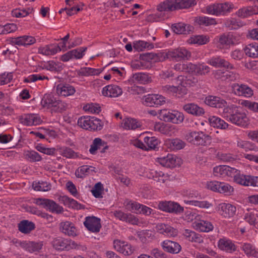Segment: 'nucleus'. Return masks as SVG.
I'll list each match as a JSON object with an SVG mask.
<instances>
[{
    "instance_id": "1",
    "label": "nucleus",
    "mask_w": 258,
    "mask_h": 258,
    "mask_svg": "<svg viewBox=\"0 0 258 258\" xmlns=\"http://www.w3.org/2000/svg\"><path fill=\"white\" fill-rule=\"evenodd\" d=\"M221 115L227 121L239 127L246 128L250 124V119L247 113L242 110L241 107L234 104L225 107Z\"/></svg>"
},
{
    "instance_id": "2",
    "label": "nucleus",
    "mask_w": 258,
    "mask_h": 258,
    "mask_svg": "<svg viewBox=\"0 0 258 258\" xmlns=\"http://www.w3.org/2000/svg\"><path fill=\"white\" fill-rule=\"evenodd\" d=\"M196 81L182 76H178L176 80V86L166 85L163 87V91L169 94H178L181 96L187 93V88L193 86Z\"/></svg>"
},
{
    "instance_id": "3",
    "label": "nucleus",
    "mask_w": 258,
    "mask_h": 258,
    "mask_svg": "<svg viewBox=\"0 0 258 258\" xmlns=\"http://www.w3.org/2000/svg\"><path fill=\"white\" fill-rule=\"evenodd\" d=\"M233 8V5L231 3H215L203 7L201 12L204 14L217 17L224 16L230 13Z\"/></svg>"
},
{
    "instance_id": "4",
    "label": "nucleus",
    "mask_w": 258,
    "mask_h": 258,
    "mask_svg": "<svg viewBox=\"0 0 258 258\" xmlns=\"http://www.w3.org/2000/svg\"><path fill=\"white\" fill-rule=\"evenodd\" d=\"M53 247L58 251L70 250L77 249L85 251L87 249L85 246L81 245L75 241L61 237L54 238L51 241Z\"/></svg>"
},
{
    "instance_id": "5",
    "label": "nucleus",
    "mask_w": 258,
    "mask_h": 258,
    "mask_svg": "<svg viewBox=\"0 0 258 258\" xmlns=\"http://www.w3.org/2000/svg\"><path fill=\"white\" fill-rule=\"evenodd\" d=\"M165 59H169L174 61L188 60L191 57V53L184 47H178L171 49L163 53Z\"/></svg>"
},
{
    "instance_id": "6",
    "label": "nucleus",
    "mask_w": 258,
    "mask_h": 258,
    "mask_svg": "<svg viewBox=\"0 0 258 258\" xmlns=\"http://www.w3.org/2000/svg\"><path fill=\"white\" fill-rule=\"evenodd\" d=\"M158 114L159 118L161 120L175 124L182 122L184 118L182 112L175 110L168 111L167 109H161L159 111Z\"/></svg>"
},
{
    "instance_id": "7",
    "label": "nucleus",
    "mask_w": 258,
    "mask_h": 258,
    "mask_svg": "<svg viewBox=\"0 0 258 258\" xmlns=\"http://www.w3.org/2000/svg\"><path fill=\"white\" fill-rule=\"evenodd\" d=\"M78 124L84 129L91 131L100 130L103 126L100 119L90 116H83L79 118Z\"/></svg>"
},
{
    "instance_id": "8",
    "label": "nucleus",
    "mask_w": 258,
    "mask_h": 258,
    "mask_svg": "<svg viewBox=\"0 0 258 258\" xmlns=\"http://www.w3.org/2000/svg\"><path fill=\"white\" fill-rule=\"evenodd\" d=\"M185 138L192 144L201 146L207 145L211 141L210 137L203 132H189L186 134Z\"/></svg>"
},
{
    "instance_id": "9",
    "label": "nucleus",
    "mask_w": 258,
    "mask_h": 258,
    "mask_svg": "<svg viewBox=\"0 0 258 258\" xmlns=\"http://www.w3.org/2000/svg\"><path fill=\"white\" fill-rule=\"evenodd\" d=\"M230 89L231 93L236 96L249 98L253 95V90L245 84L232 83Z\"/></svg>"
},
{
    "instance_id": "10",
    "label": "nucleus",
    "mask_w": 258,
    "mask_h": 258,
    "mask_svg": "<svg viewBox=\"0 0 258 258\" xmlns=\"http://www.w3.org/2000/svg\"><path fill=\"white\" fill-rule=\"evenodd\" d=\"M35 201V203L36 205L40 206L52 213L60 214L63 211V207L52 200L47 199L37 198Z\"/></svg>"
},
{
    "instance_id": "11",
    "label": "nucleus",
    "mask_w": 258,
    "mask_h": 258,
    "mask_svg": "<svg viewBox=\"0 0 258 258\" xmlns=\"http://www.w3.org/2000/svg\"><path fill=\"white\" fill-rule=\"evenodd\" d=\"M155 208L161 211L168 212L180 213L183 211V208L179 204L171 201H161L159 202Z\"/></svg>"
},
{
    "instance_id": "12",
    "label": "nucleus",
    "mask_w": 258,
    "mask_h": 258,
    "mask_svg": "<svg viewBox=\"0 0 258 258\" xmlns=\"http://www.w3.org/2000/svg\"><path fill=\"white\" fill-rule=\"evenodd\" d=\"M13 243L16 246H20L25 250L30 252H33L40 250L43 245V242L30 241H20L16 239L12 240Z\"/></svg>"
},
{
    "instance_id": "13",
    "label": "nucleus",
    "mask_w": 258,
    "mask_h": 258,
    "mask_svg": "<svg viewBox=\"0 0 258 258\" xmlns=\"http://www.w3.org/2000/svg\"><path fill=\"white\" fill-rule=\"evenodd\" d=\"M142 102L147 106L158 107L165 103V98L159 94H147L143 96Z\"/></svg>"
},
{
    "instance_id": "14",
    "label": "nucleus",
    "mask_w": 258,
    "mask_h": 258,
    "mask_svg": "<svg viewBox=\"0 0 258 258\" xmlns=\"http://www.w3.org/2000/svg\"><path fill=\"white\" fill-rule=\"evenodd\" d=\"M156 161L162 166L168 168L175 167L181 163V158L169 154L165 157L157 158Z\"/></svg>"
},
{
    "instance_id": "15",
    "label": "nucleus",
    "mask_w": 258,
    "mask_h": 258,
    "mask_svg": "<svg viewBox=\"0 0 258 258\" xmlns=\"http://www.w3.org/2000/svg\"><path fill=\"white\" fill-rule=\"evenodd\" d=\"M9 41L13 45L28 47L35 43L36 40L32 36L25 35L17 37H11Z\"/></svg>"
},
{
    "instance_id": "16",
    "label": "nucleus",
    "mask_w": 258,
    "mask_h": 258,
    "mask_svg": "<svg viewBox=\"0 0 258 258\" xmlns=\"http://www.w3.org/2000/svg\"><path fill=\"white\" fill-rule=\"evenodd\" d=\"M217 211L222 217L230 218L235 215L236 207L230 203H222L218 205Z\"/></svg>"
},
{
    "instance_id": "17",
    "label": "nucleus",
    "mask_w": 258,
    "mask_h": 258,
    "mask_svg": "<svg viewBox=\"0 0 258 258\" xmlns=\"http://www.w3.org/2000/svg\"><path fill=\"white\" fill-rule=\"evenodd\" d=\"M114 217L121 221L132 225H138L140 224L139 219L134 215L125 213L121 210H115L112 212Z\"/></svg>"
},
{
    "instance_id": "18",
    "label": "nucleus",
    "mask_w": 258,
    "mask_h": 258,
    "mask_svg": "<svg viewBox=\"0 0 258 258\" xmlns=\"http://www.w3.org/2000/svg\"><path fill=\"white\" fill-rule=\"evenodd\" d=\"M41 103L44 107H57L56 110L58 111L61 110L64 106L63 102L57 99L51 94H45Z\"/></svg>"
},
{
    "instance_id": "19",
    "label": "nucleus",
    "mask_w": 258,
    "mask_h": 258,
    "mask_svg": "<svg viewBox=\"0 0 258 258\" xmlns=\"http://www.w3.org/2000/svg\"><path fill=\"white\" fill-rule=\"evenodd\" d=\"M113 247L115 250L124 255H131L135 250L131 244L125 241L119 239L114 240Z\"/></svg>"
},
{
    "instance_id": "20",
    "label": "nucleus",
    "mask_w": 258,
    "mask_h": 258,
    "mask_svg": "<svg viewBox=\"0 0 258 258\" xmlns=\"http://www.w3.org/2000/svg\"><path fill=\"white\" fill-rule=\"evenodd\" d=\"M19 121L21 124L26 126L39 125L42 121L40 116L35 113L24 114L20 116Z\"/></svg>"
},
{
    "instance_id": "21",
    "label": "nucleus",
    "mask_w": 258,
    "mask_h": 258,
    "mask_svg": "<svg viewBox=\"0 0 258 258\" xmlns=\"http://www.w3.org/2000/svg\"><path fill=\"white\" fill-rule=\"evenodd\" d=\"M146 176L153 179L159 184L162 183L167 184L169 181L170 177L167 174H165L161 171H157L153 169H149L146 171Z\"/></svg>"
},
{
    "instance_id": "22",
    "label": "nucleus",
    "mask_w": 258,
    "mask_h": 258,
    "mask_svg": "<svg viewBox=\"0 0 258 258\" xmlns=\"http://www.w3.org/2000/svg\"><path fill=\"white\" fill-rule=\"evenodd\" d=\"M204 103L208 106L214 108H223L227 106V101L217 96L208 95L204 99Z\"/></svg>"
},
{
    "instance_id": "23",
    "label": "nucleus",
    "mask_w": 258,
    "mask_h": 258,
    "mask_svg": "<svg viewBox=\"0 0 258 258\" xmlns=\"http://www.w3.org/2000/svg\"><path fill=\"white\" fill-rule=\"evenodd\" d=\"M207 63L215 68H225L232 70L234 66L220 56H213L207 60Z\"/></svg>"
},
{
    "instance_id": "24",
    "label": "nucleus",
    "mask_w": 258,
    "mask_h": 258,
    "mask_svg": "<svg viewBox=\"0 0 258 258\" xmlns=\"http://www.w3.org/2000/svg\"><path fill=\"white\" fill-rule=\"evenodd\" d=\"M243 219L250 225L255 226L258 223V210L246 208L243 210Z\"/></svg>"
},
{
    "instance_id": "25",
    "label": "nucleus",
    "mask_w": 258,
    "mask_h": 258,
    "mask_svg": "<svg viewBox=\"0 0 258 258\" xmlns=\"http://www.w3.org/2000/svg\"><path fill=\"white\" fill-rule=\"evenodd\" d=\"M59 230L64 234L70 237H75L78 235V232L74 223L70 221L61 222L59 224Z\"/></svg>"
},
{
    "instance_id": "26",
    "label": "nucleus",
    "mask_w": 258,
    "mask_h": 258,
    "mask_svg": "<svg viewBox=\"0 0 258 258\" xmlns=\"http://www.w3.org/2000/svg\"><path fill=\"white\" fill-rule=\"evenodd\" d=\"M84 225L89 231L94 233L98 232L101 227L100 219L94 216L86 217Z\"/></svg>"
},
{
    "instance_id": "27",
    "label": "nucleus",
    "mask_w": 258,
    "mask_h": 258,
    "mask_svg": "<svg viewBox=\"0 0 258 258\" xmlns=\"http://www.w3.org/2000/svg\"><path fill=\"white\" fill-rule=\"evenodd\" d=\"M217 246L220 250L230 253L235 251L237 248L234 243L226 237L220 238L217 242Z\"/></svg>"
},
{
    "instance_id": "28",
    "label": "nucleus",
    "mask_w": 258,
    "mask_h": 258,
    "mask_svg": "<svg viewBox=\"0 0 258 258\" xmlns=\"http://www.w3.org/2000/svg\"><path fill=\"white\" fill-rule=\"evenodd\" d=\"M101 93L105 97H117L122 94V90L117 85H109L102 88Z\"/></svg>"
},
{
    "instance_id": "29",
    "label": "nucleus",
    "mask_w": 258,
    "mask_h": 258,
    "mask_svg": "<svg viewBox=\"0 0 258 258\" xmlns=\"http://www.w3.org/2000/svg\"><path fill=\"white\" fill-rule=\"evenodd\" d=\"M192 225L195 230L203 232H209L214 229V226L211 222L203 219L196 220L192 223Z\"/></svg>"
},
{
    "instance_id": "30",
    "label": "nucleus",
    "mask_w": 258,
    "mask_h": 258,
    "mask_svg": "<svg viewBox=\"0 0 258 258\" xmlns=\"http://www.w3.org/2000/svg\"><path fill=\"white\" fill-rule=\"evenodd\" d=\"M161 245L165 251L170 253H178L181 249V247L178 243L169 240H164Z\"/></svg>"
},
{
    "instance_id": "31",
    "label": "nucleus",
    "mask_w": 258,
    "mask_h": 258,
    "mask_svg": "<svg viewBox=\"0 0 258 258\" xmlns=\"http://www.w3.org/2000/svg\"><path fill=\"white\" fill-rule=\"evenodd\" d=\"M164 146L170 151H177L183 149L185 143L178 138L167 139L164 142Z\"/></svg>"
},
{
    "instance_id": "32",
    "label": "nucleus",
    "mask_w": 258,
    "mask_h": 258,
    "mask_svg": "<svg viewBox=\"0 0 258 258\" xmlns=\"http://www.w3.org/2000/svg\"><path fill=\"white\" fill-rule=\"evenodd\" d=\"M156 229L158 232L167 237H174L178 234L177 229L164 223L157 224Z\"/></svg>"
},
{
    "instance_id": "33",
    "label": "nucleus",
    "mask_w": 258,
    "mask_h": 258,
    "mask_svg": "<svg viewBox=\"0 0 258 258\" xmlns=\"http://www.w3.org/2000/svg\"><path fill=\"white\" fill-rule=\"evenodd\" d=\"M75 88L67 84H59L56 87V93L60 96L67 97L75 94Z\"/></svg>"
},
{
    "instance_id": "34",
    "label": "nucleus",
    "mask_w": 258,
    "mask_h": 258,
    "mask_svg": "<svg viewBox=\"0 0 258 258\" xmlns=\"http://www.w3.org/2000/svg\"><path fill=\"white\" fill-rule=\"evenodd\" d=\"M61 51L59 45L51 44L41 46L38 48V53L44 55H53Z\"/></svg>"
},
{
    "instance_id": "35",
    "label": "nucleus",
    "mask_w": 258,
    "mask_h": 258,
    "mask_svg": "<svg viewBox=\"0 0 258 258\" xmlns=\"http://www.w3.org/2000/svg\"><path fill=\"white\" fill-rule=\"evenodd\" d=\"M154 129L155 131L158 132L162 134L171 136L174 134L175 128L173 125L158 122L154 124Z\"/></svg>"
},
{
    "instance_id": "36",
    "label": "nucleus",
    "mask_w": 258,
    "mask_h": 258,
    "mask_svg": "<svg viewBox=\"0 0 258 258\" xmlns=\"http://www.w3.org/2000/svg\"><path fill=\"white\" fill-rule=\"evenodd\" d=\"M183 109L187 113L197 116H202L205 113V110L202 107L194 103L185 104Z\"/></svg>"
},
{
    "instance_id": "37",
    "label": "nucleus",
    "mask_w": 258,
    "mask_h": 258,
    "mask_svg": "<svg viewBox=\"0 0 258 258\" xmlns=\"http://www.w3.org/2000/svg\"><path fill=\"white\" fill-rule=\"evenodd\" d=\"M239 39L238 37L232 34L223 35L220 37L219 43L223 46H229L231 45H234L238 43Z\"/></svg>"
},
{
    "instance_id": "38",
    "label": "nucleus",
    "mask_w": 258,
    "mask_h": 258,
    "mask_svg": "<svg viewBox=\"0 0 258 258\" xmlns=\"http://www.w3.org/2000/svg\"><path fill=\"white\" fill-rule=\"evenodd\" d=\"M58 201L60 203L63 204L65 206L75 209H81V205L79 204L77 201L67 196H60L58 198Z\"/></svg>"
},
{
    "instance_id": "39",
    "label": "nucleus",
    "mask_w": 258,
    "mask_h": 258,
    "mask_svg": "<svg viewBox=\"0 0 258 258\" xmlns=\"http://www.w3.org/2000/svg\"><path fill=\"white\" fill-rule=\"evenodd\" d=\"M243 51L246 56L252 58H258V43L252 42L246 45Z\"/></svg>"
},
{
    "instance_id": "40",
    "label": "nucleus",
    "mask_w": 258,
    "mask_h": 258,
    "mask_svg": "<svg viewBox=\"0 0 258 258\" xmlns=\"http://www.w3.org/2000/svg\"><path fill=\"white\" fill-rule=\"evenodd\" d=\"M183 235L187 240L191 242L201 243L203 242V239L200 234L189 229H184Z\"/></svg>"
},
{
    "instance_id": "41",
    "label": "nucleus",
    "mask_w": 258,
    "mask_h": 258,
    "mask_svg": "<svg viewBox=\"0 0 258 258\" xmlns=\"http://www.w3.org/2000/svg\"><path fill=\"white\" fill-rule=\"evenodd\" d=\"M208 120L211 126L215 128L225 130L229 126L228 123L217 116H209Z\"/></svg>"
},
{
    "instance_id": "42",
    "label": "nucleus",
    "mask_w": 258,
    "mask_h": 258,
    "mask_svg": "<svg viewBox=\"0 0 258 258\" xmlns=\"http://www.w3.org/2000/svg\"><path fill=\"white\" fill-rule=\"evenodd\" d=\"M241 249L247 256L257 257L258 252L256 251L255 246L250 243L244 242L241 243Z\"/></svg>"
},
{
    "instance_id": "43",
    "label": "nucleus",
    "mask_w": 258,
    "mask_h": 258,
    "mask_svg": "<svg viewBox=\"0 0 258 258\" xmlns=\"http://www.w3.org/2000/svg\"><path fill=\"white\" fill-rule=\"evenodd\" d=\"M121 125L126 130H136L140 128L142 126L140 122L132 118H126L122 120Z\"/></svg>"
},
{
    "instance_id": "44",
    "label": "nucleus",
    "mask_w": 258,
    "mask_h": 258,
    "mask_svg": "<svg viewBox=\"0 0 258 258\" xmlns=\"http://www.w3.org/2000/svg\"><path fill=\"white\" fill-rule=\"evenodd\" d=\"M195 21L199 25H203L205 26L215 25L217 24V22L215 18L205 16L196 17L195 18Z\"/></svg>"
},
{
    "instance_id": "45",
    "label": "nucleus",
    "mask_w": 258,
    "mask_h": 258,
    "mask_svg": "<svg viewBox=\"0 0 258 258\" xmlns=\"http://www.w3.org/2000/svg\"><path fill=\"white\" fill-rule=\"evenodd\" d=\"M210 41V37L208 35H195L190 37L187 40L189 44L204 45Z\"/></svg>"
},
{
    "instance_id": "46",
    "label": "nucleus",
    "mask_w": 258,
    "mask_h": 258,
    "mask_svg": "<svg viewBox=\"0 0 258 258\" xmlns=\"http://www.w3.org/2000/svg\"><path fill=\"white\" fill-rule=\"evenodd\" d=\"M34 190L39 191H48L51 189V184L47 181H35L32 183Z\"/></svg>"
},
{
    "instance_id": "47",
    "label": "nucleus",
    "mask_w": 258,
    "mask_h": 258,
    "mask_svg": "<svg viewBox=\"0 0 258 258\" xmlns=\"http://www.w3.org/2000/svg\"><path fill=\"white\" fill-rule=\"evenodd\" d=\"M184 203L186 205L203 209H209L213 206V204L207 201H199L193 199L191 200H184Z\"/></svg>"
},
{
    "instance_id": "48",
    "label": "nucleus",
    "mask_w": 258,
    "mask_h": 258,
    "mask_svg": "<svg viewBox=\"0 0 258 258\" xmlns=\"http://www.w3.org/2000/svg\"><path fill=\"white\" fill-rule=\"evenodd\" d=\"M250 176L251 175H246L241 174L240 171L237 170L233 180L234 182L239 184L248 186H249Z\"/></svg>"
},
{
    "instance_id": "49",
    "label": "nucleus",
    "mask_w": 258,
    "mask_h": 258,
    "mask_svg": "<svg viewBox=\"0 0 258 258\" xmlns=\"http://www.w3.org/2000/svg\"><path fill=\"white\" fill-rule=\"evenodd\" d=\"M157 10L165 14L167 12L175 11L173 0H166L161 2L157 6Z\"/></svg>"
},
{
    "instance_id": "50",
    "label": "nucleus",
    "mask_w": 258,
    "mask_h": 258,
    "mask_svg": "<svg viewBox=\"0 0 258 258\" xmlns=\"http://www.w3.org/2000/svg\"><path fill=\"white\" fill-rule=\"evenodd\" d=\"M102 147L103 148H106L105 143L100 138H96L93 140L92 144L90 146L89 152L92 155H95L96 154L97 151Z\"/></svg>"
},
{
    "instance_id": "51",
    "label": "nucleus",
    "mask_w": 258,
    "mask_h": 258,
    "mask_svg": "<svg viewBox=\"0 0 258 258\" xmlns=\"http://www.w3.org/2000/svg\"><path fill=\"white\" fill-rule=\"evenodd\" d=\"M34 9L29 7L26 9H16L12 11V15L16 18H23L33 13Z\"/></svg>"
},
{
    "instance_id": "52",
    "label": "nucleus",
    "mask_w": 258,
    "mask_h": 258,
    "mask_svg": "<svg viewBox=\"0 0 258 258\" xmlns=\"http://www.w3.org/2000/svg\"><path fill=\"white\" fill-rule=\"evenodd\" d=\"M123 205L126 210L136 213H138L141 208V204L128 199L124 201Z\"/></svg>"
},
{
    "instance_id": "53",
    "label": "nucleus",
    "mask_w": 258,
    "mask_h": 258,
    "mask_svg": "<svg viewBox=\"0 0 258 258\" xmlns=\"http://www.w3.org/2000/svg\"><path fill=\"white\" fill-rule=\"evenodd\" d=\"M18 227L21 232L28 233L35 228V224L28 220H23L19 224Z\"/></svg>"
},
{
    "instance_id": "54",
    "label": "nucleus",
    "mask_w": 258,
    "mask_h": 258,
    "mask_svg": "<svg viewBox=\"0 0 258 258\" xmlns=\"http://www.w3.org/2000/svg\"><path fill=\"white\" fill-rule=\"evenodd\" d=\"M24 155L25 158L30 162H39L42 160L41 155L34 150L25 151Z\"/></svg>"
},
{
    "instance_id": "55",
    "label": "nucleus",
    "mask_w": 258,
    "mask_h": 258,
    "mask_svg": "<svg viewBox=\"0 0 258 258\" xmlns=\"http://www.w3.org/2000/svg\"><path fill=\"white\" fill-rule=\"evenodd\" d=\"M133 46L134 49L138 52L144 51L146 48L150 49L153 47L152 44H150L146 41L140 40L134 41Z\"/></svg>"
},
{
    "instance_id": "56",
    "label": "nucleus",
    "mask_w": 258,
    "mask_h": 258,
    "mask_svg": "<svg viewBox=\"0 0 258 258\" xmlns=\"http://www.w3.org/2000/svg\"><path fill=\"white\" fill-rule=\"evenodd\" d=\"M101 72V71L98 69L84 67L80 70L79 75L82 76L88 77L90 76L98 75Z\"/></svg>"
},
{
    "instance_id": "57",
    "label": "nucleus",
    "mask_w": 258,
    "mask_h": 258,
    "mask_svg": "<svg viewBox=\"0 0 258 258\" xmlns=\"http://www.w3.org/2000/svg\"><path fill=\"white\" fill-rule=\"evenodd\" d=\"M237 146L239 148L244 149L246 152L248 151H258V147L253 146L249 141L239 140L237 142Z\"/></svg>"
},
{
    "instance_id": "58",
    "label": "nucleus",
    "mask_w": 258,
    "mask_h": 258,
    "mask_svg": "<svg viewBox=\"0 0 258 258\" xmlns=\"http://www.w3.org/2000/svg\"><path fill=\"white\" fill-rule=\"evenodd\" d=\"M92 195L96 198L101 199L103 198L104 194V187L103 184L98 182L96 183L91 190Z\"/></svg>"
},
{
    "instance_id": "59",
    "label": "nucleus",
    "mask_w": 258,
    "mask_h": 258,
    "mask_svg": "<svg viewBox=\"0 0 258 258\" xmlns=\"http://www.w3.org/2000/svg\"><path fill=\"white\" fill-rule=\"evenodd\" d=\"M143 140L148 149H154L159 144V141L155 137L145 136Z\"/></svg>"
},
{
    "instance_id": "60",
    "label": "nucleus",
    "mask_w": 258,
    "mask_h": 258,
    "mask_svg": "<svg viewBox=\"0 0 258 258\" xmlns=\"http://www.w3.org/2000/svg\"><path fill=\"white\" fill-rule=\"evenodd\" d=\"M234 191L233 187L229 184L224 182H220L219 192L225 195H231Z\"/></svg>"
},
{
    "instance_id": "61",
    "label": "nucleus",
    "mask_w": 258,
    "mask_h": 258,
    "mask_svg": "<svg viewBox=\"0 0 258 258\" xmlns=\"http://www.w3.org/2000/svg\"><path fill=\"white\" fill-rule=\"evenodd\" d=\"M17 26L13 23L7 24L5 25H0V34L5 35L16 31Z\"/></svg>"
},
{
    "instance_id": "62",
    "label": "nucleus",
    "mask_w": 258,
    "mask_h": 258,
    "mask_svg": "<svg viewBox=\"0 0 258 258\" xmlns=\"http://www.w3.org/2000/svg\"><path fill=\"white\" fill-rule=\"evenodd\" d=\"M13 79L12 72H5L0 73V86L10 83Z\"/></svg>"
},
{
    "instance_id": "63",
    "label": "nucleus",
    "mask_w": 258,
    "mask_h": 258,
    "mask_svg": "<svg viewBox=\"0 0 258 258\" xmlns=\"http://www.w3.org/2000/svg\"><path fill=\"white\" fill-rule=\"evenodd\" d=\"M83 109L87 112L93 114H98L101 111L99 104L96 103H88L83 107Z\"/></svg>"
},
{
    "instance_id": "64",
    "label": "nucleus",
    "mask_w": 258,
    "mask_h": 258,
    "mask_svg": "<svg viewBox=\"0 0 258 258\" xmlns=\"http://www.w3.org/2000/svg\"><path fill=\"white\" fill-rule=\"evenodd\" d=\"M134 80L138 82L140 84H145L150 81V78L149 76L143 73H136L133 75Z\"/></svg>"
}]
</instances>
